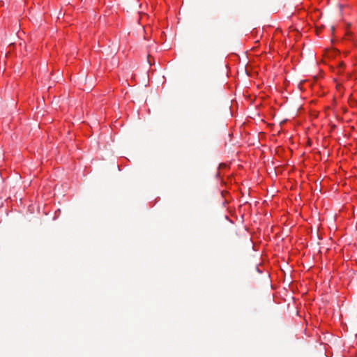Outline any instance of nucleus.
I'll return each instance as SVG.
<instances>
[{"label":"nucleus","mask_w":357,"mask_h":357,"mask_svg":"<svg viewBox=\"0 0 357 357\" xmlns=\"http://www.w3.org/2000/svg\"><path fill=\"white\" fill-rule=\"evenodd\" d=\"M148 62L150 63V65H151V61L149 59V56H148Z\"/></svg>","instance_id":"nucleus-1"}]
</instances>
